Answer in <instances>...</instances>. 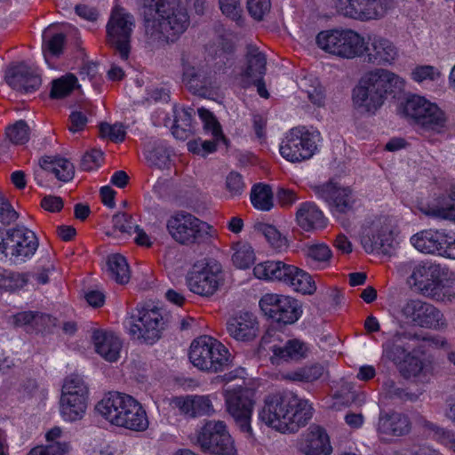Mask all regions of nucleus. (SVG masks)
<instances>
[{
	"mask_svg": "<svg viewBox=\"0 0 455 455\" xmlns=\"http://www.w3.org/2000/svg\"><path fill=\"white\" fill-rule=\"evenodd\" d=\"M394 0H368L366 21L382 19L389 11L394 9Z\"/></svg>",
	"mask_w": 455,
	"mask_h": 455,
	"instance_id": "obj_54",
	"label": "nucleus"
},
{
	"mask_svg": "<svg viewBox=\"0 0 455 455\" xmlns=\"http://www.w3.org/2000/svg\"><path fill=\"white\" fill-rule=\"evenodd\" d=\"M222 13L228 18L239 22L242 19L241 0H219Z\"/></svg>",
	"mask_w": 455,
	"mask_h": 455,
	"instance_id": "obj_64",
	"label": "nucleus"
},
{
	"mask_svg": "<svg viewBox=\"0 0 455 455\" xmlns=\"http://www.w3.org/2000/svg\"><path fill=\"white\" fill-rule=\"evenodd\" d=\"M400 313L407 323L416 326L434 330L446 326L443 313L434 305L420 299L406 300L402 305Z\"/></svg>",
	"mask_w": 455,
	"mask_h": 455,
	"instance_id": "obj_18",
	"label": "nucleus"
},
{
	"mask_svg": "<svg viewBox=\"0 0 455 455\" xmlns=\"http://www.w3.org/2000/svg\"><path fill=\"white\" fill-rule=\"evenodd\" d=\"M214 399V395H191L174 397L170 404L186 417L198 418L215 413Z\"/></svg>",
	"mask_w": 455,
	"mask_h": 455,
	"instance_id": "obj_24",
	"label": "nucleus"
},
{
	"mask_svg": "<svg viewBox=\"0 0 455 455\" xmlns=\"http://www.w3.org/2000/svg\"><path fill=\"white\" fill-rule=\"evenodd\" d=\"M284 264L281 260H266L258 263L253 267V275L259 280L279 282Z\"/></svg>",
	"mask_w": 455,
	"mask_h": 455,
	"instance_id": "obj_47",
	"label": "nucleus"
},
{
	"mask_svg": "<svg viewBox=\"0 0 455 455\" xmlns=\"http://www.w3.org/2000/svg\"><path fill=\"white\" fill-rule=\"evenodd\" d=\"M145 156L150 165L164 169L169 164L170 151L165 145L159 144L155 148L147 150Z\"/></svg>",
	"mask_w": 455,
	"mask_h": 455,
	"instance_id": "obj_56",
	"label": "nucleus"
},
{
	"mask_svg": "<svg viewBox=\"0 0 455 455\" xmlns=\"http://www.w3.org/2000/svg\"><path fill=\"white\" fill-rule=\"evenodd\" d=\"M303 92L307 94L308 100L317 107H323L325 102V93L323 87L317 79L305 78L301 81Z\"/></svg>",
	"mask_w": 455,
	"mask_h": 455,
	"instance_id": "obj_53",
	"label": "nucleus"
},
{
	"mask_svg": "<svg viewBox=\"0 0 455 455\" xmlns=\"http://www.w3.org/2000/svg\"><path fill=\"white\" fill-rule=\"evenodd\" d=\"M279 282L302 294L311 295L316 291L315 282L307 272L287 263L284 264Z\"/></svg>",
	"mask_w": 455,
	"mask_h": 455,
	"instance_id": "obj_28",
	"label": "nucleus"
},
{
	"mask_svg": "<svg viewBox=\"0 0 455 455\" xmlns=\"http://www.w3.org/2000/svg\"><path fill=\"white\" fill-rule=\"evenodd\" d=\"M297 225L307 232L323 229L327 226L323 212L313 202H305L298 206L295 214Z\"/></svg>",
	"mask_w": 455,
	"mask_h": 455,
	"instance_id": "obj_30",
	"label": "nucleus"
},
{
	"mask_svg": "<svg viewBox=\"0 0 455 455\" xmlns=\"http://www.w3.org/2000/svg\"><path fill=\"white\" fill-rule=\"evenodd\" d=\"M362 246L368 253L382 250L388 251L393 247V233L386 219H376L366 221L361 229Z\"/></svg>",
	"mask_w": 455,
	"mask_h": 455,
	"instance_id": "obj_21",
	"label": "nucleus"
},
{
	"mask_svg": "<svg viewBox=\"0 0 455 455\" xmlns=\"http://www.w3.org/2000/svg\"><path fill=\"white\" fill-rule=\"evenodd\" d=\"M317 198L325 201L333 215L339 218L341 214L353 212L359 203L355 195L347 188H340L332 182L315 187Z\"/></svg>",
	"mask_w": 455,
	"mask_h": 455,
	"instance_id": "obj_20",
	"label": "nucleus"
},
{
	"mask_svg": "<svg viewBox=\"0 0 455 455\" xmlns=\"http://www.w3.org/2000/svg\"><path fill=\"white\" fill-rule=\"evenodd\" d=\"M63 430L53 427L45 433L46 444L33 447L26 455H67L71 451L69 442L61 441Z\"/></svg>",
	"mask_w": 455,
	"mask_h": 455,
	"instance_id": "obj_31",
	"label": "nucleus"
},
{
	"mask_svg": "<svg viewBox=\"0 0 455 455\" xmlns=\"http://www.w3.org/2000/svg\"><path fill=\"white\" fill-rule=\"evenodd\" d=\"M193 443L212 455H237L234 439L222 420H207L190 436Z\"/></svg>",
	"mask_w": 455,
	"mask_h": 455,
	"instance_id": "obj_11",
	"label": "nucleus"
},
{
	"mask_svg": "<svg viewBox=\"0 0 455 455\" xmlns=\"http://www.w3.org/2000/svg\"><path fill=\"white\" fill-rule=\"evenodd\" d=\"M448 234L439 230L427 229L411 237V243L419 251L426 254L443 255Z\"/></svg>",
	"mask_w": 455,
	"mask_h": 455,
	"instance_id": "obj_27",
	"label": "nucleus"
},
{
	"mask_svg": "<svg viewBox=\"0 0 455 455\" xmlns=\"http://www.w3.org/2000/svg\"><path fill=\"white\" fill-rule=\"evenodd\" d=\"M136 6L144 18L147 43L151 47L173 41L188 28V12L179 0H136Z\"/></svg>",
	"mask_w": 455,
	"mask_h": 455,
	"instance_id": "obj_1",
	"label": "nucleus"
},
{
	"mask_svg": "<svg viewBox=\"0 0 455 455\" xmlns=\"http://www.w3.org/2000/svg\"><path fill=\"white\" fill-rule=\"evenodd\" d=\"M455 198L451 196H440L435 198L421 212L431 218L455 221Z\"/></svg>",
	"mask_w": 455,
	"mask_h": 455,
	"instance_id": "obj_36",
	"label": "nucleus"
},
{
	"mask_svg": "<svg viewBox=\"0 0 455 455\" xmlns=\"http://www.w3.org/2000/svg\"><path fill=\"white\" fill-rule=\"evenodd\" d=\"M415 424L419 427L425 434L448 446L455 452V435L452 432L440 427L419 415L415 419Z\"/></svg>",
	"mask_w": 455,
	"mask_h": 455,
	"instance_id": "obj_41",
	"label": "nucleus"
},
{
	"mask_svg": "<svg viewBox=\"0 0 455 455\" xmlns=\"http://www.w3.org/2000/svg\"><path fill=\"white\" fill-rule=\"evenodd\" d=\"M27 283L25 274L0 267V291L12 292L22 289Z\"/></svg>",
	"mask_w": 455,
	"mask_h": 455,
	"instance_id": "obj_51",
	"label": "nucleus"
},
{
	"mask_svg": "<svg viewBox=\"0 0 455 455\" xmlns=\"http://www.w3.org/2000/svg\"><path fill=\"white\" fill-rule=\"evenodd\" d=\"M321 134L304 126L291 129L283 139L280 155L291 163L310 159L318 150Z\"/></svg>",
	"mask_w": 455,
	"mask_h": 455,
	"instance_id": "obj_14",
	"label": "nucleus"
},
{
	"mask_svg": "<svg viewBox=\"0 0 455 455\" xmlns=\"http://www.w3.org/2000/svg\"><path fill=\"white\" fill-rule=\"evenodd\" d=\"M401 113L427 131L441 132L446 125L445 113L424 96L411 95L401 105Z\"/></svg>",
	"mask_w": 455,
	"mask_h": 455,
	"instance_id": "obj_10",
	"label": "nucleus"
},
{
	"mask_svg": "<svg viewBox=\"0 0 455 455\" xmlns=\"http://www.w3.org/2000/svg\"><path fill=\"white\" fill-rule=\"evenodd\" d=\"M307 260L315 268H324L330 265L332 251L324 243H310L302 249Z\"/></svg>",
	"mask_w": 455,
	"mask_h": 455,
	"instance_id": "obj_40",
	"label": "nucleus"
},
{
	"mask_svg": "<svg viewBox=\"0 0 455 455\" xmlns=\"http://www.w3.org/2000/svg\"><path fill=\"white\" fill-rule=\"evenodd\" d=\"M6 136L13 144H24L28 141L29 128L24 121L20 120L7 128Z\"/></svg>",
	"mask_w": 455,
	"mask_h": 455,
	"instance_id": "obj_59",
	"label": "nucleus"
},
{
	"mask_svg": "<svg viewBox=\"0 0 455 455\" xmlns=\"http://www.w3.org/2000/svg\"><path fill=\"white\" fill-rule=\"evenodd\" d=\"M247 66L240 76V84L243 87L248 86L251 79L259 80L263 78L266 73V56L257 47L249 45L246 53Z\"/></svg>",
	"mask_w": 455,
	"mask_h": 455,
	"instance_id": "obj_33",
	"label": "nucleus"
},
{
	"mask_svg": "<svg viewBox=\"0 0 455 455\" xmlns=\"http://www.w3.org/2000/svg\"><path fill=\"white\" fill-rule=\"evenodd\" d=\"M247 10L250 15L257 20H261L269 12L270 0H247Z\"/></svg>",
	"mask_w": 455,
	"mask_h": 455,
	"instance_id": "obj_62",
	"label": "nucleus"
},
{
	"mask_svg": "<svg viewBox=\"0 0 455 455\" xmlns=\"http://www.w3.org/2000/svg\"><path fill=\"white\" fill-rule=\"evenodd\" d=\"M299 450L306 455H331L332 447L325 429L311 426L299 442Z\"/></svg>",
	"mask_w": 455,
	"mask_h": 455,
	"instance_id": "obj_26",
	"label": "nucleus"
},
{
	"mask_svg": "<svg viewBox=\"0 0 455 455\" xmlns=\"http://www.w3.org/2000/svg\"><path fill=\"white\" fill-rule=\"evenodd\" d=\"M100 132L101 137L113 141H123L126 134L124 125L119 123L114 124L103 123L100 125Z\"/></svg>",
	"mask_w": 455,
	"mask_h": 455,
	"instance_id": "obj_61",
	"label": "nucleus"
},
{
	"mask_svg": "<svg viewBox=\"0 0 455 455\" xmlns=\"http://www.w3.org/2000/svg\"><path fill=\"white\" fill-rule=\"evenodd\" d=\"M251 202L259 211H269L273 208V193L268 185H254L251 192Z\"/></svg>",
	"mask_w": 455,
	"mask_h": 455,
	"instance_id": "obj_50",
	"label": "nucleus"
},
{
	"mask_svg": "<svg viewBox=\"0 0 455 455\" xmlns=\"http://www.w3.org/2000/svg\"><path fill=\"white\" fill-rule=\"evenodd\" d=\"M135 27L133 16L124 8L116 6L112 10L107 23V42L126 61L131 52V37Z\"/></svg>",
	"mask_w": 455,
	"mask_h": 455,
	"instance_id": "obj_16",
	"label": "nucleus"
},
{
	"mask_svg": "<svg viewBox=\"0 0 455 455\" xmlns=\"http://www.w3.org/2000/svg\"><path fill=\"white\" fill-rule=\"evenodd\" d=\"M411 78L418 84H436L443 80V73L433 65H417L411 72Z\"/></svg>",
	"mask_w": 455,
	"mask_h": 455,
	"instance_id": "obj_49",
	"label": "nucleus"
},
{
	"mask_svg": "<svg viewBox=\"0 0 455 455\" xmlns=\"http://www.w3.org/2000/svg\"><path fill=\"white\" fill-rule=\"evenodd\" d=\"M189 360L195 367L213 372L223 371L232 362L228 348L210 336H201L193 340Z\"/></svg>",
	"mask_w": 455,
	"mask_h": 455,
	"instance_id": "obj_7",
	"label": "nucleus"
},
{
	"mask_svg": "<svg viewBox=\"0 0 455 455\" xmlns=\"http://www.w3.org/2000/svg\"><path fill=\"white\" fill-rule=\"evenodd\" d=\"M104 272L107 275L120 284L130 281L131 270L126 259L119 253L110 254L107 257Z\"/></svg>",
	"mask_w": 455,
	"mask_h": 455,
	"instance_id": "obj_39",
	"label": "nucleus"
},
{
	"mask_svg": "<svg viewBox=\"0 0 455 455\" xmlns=\"http://www.w3.org/2000/svg\"><path fill=\"white\" fill-rule=\"evenodd\" d=\"M77 79L74 75H67L52 82L51 96L52 98H63L69 94L75 88Z\"/></svg>",
	"mask_w": 455,
	"mask_h": 455,
	"instance_id": "obj_57",
	"label": "nucleus"
},
{
	"mask_svg": "<svg viewBox=\"0 0 455 455\" xmlns=\"http://www.w3.org/2000/svg\"><path fill=\"white\" fill-rule=\"evenodd\" d=\"M182 83L193 93L204 94L208 90L219 87V77L216 71L208 70L200 66L189 56H183Z\"/></svg>",
	"mask_w": 455,
	"mask_h": 455,
	"instance_id": "obj_19",
	"label": "nucleus"
},
{
	"mask_svg": "<svg viewBox=\"0 0 455 455\" xmlns=\"http://www.w3.org/2000/svg\"><path fill=\"white\" fill-rule=\"evenodd\" d=\"M225 275L220 263L214 259L198 261L186 275L188 289L203 298H210L224 284Z\"/></svg>",
	"mask_w": 455,
	"mask_h": 455,
	"instance_id": "obj_12",
	"label": "nucleus"
},
{
	"mask_svg": "<svg viewBox=\"0 0 455 455\" xmlns=\"http://www.w3.org/2000/svg\"><path fill=\"white\" fill-rule=\"evenodd\" d=\"M92 340L95 352L104 360L113 363L119 359L123 345L121 339L113 332L94 330Z\"/></svg>",
	"mask_w": 455,
	"mask_h": 455,
	"instance_id": "obj_29",
	"label": "nucleus"
},
{
	"mask_svg": "<svg viewBox=\"0 0 455 455\" xmlns=\"http://www.w3.org/2000/svg\"><path fill=\"white\" fill-rule=\"evenodd\" d=\"M328 375L326 366L315 363L287 372L284 379L291 381L314 382Z\"/></svg>",
	"mask_w": 455,
	"mask_h": 455,
	"instance_id": "obj_45",
	"label": "nucleus"
},
{
	"mask_svg": "<svg viewBox=\"0 0 455 455\" xmlns=\"http://www.w3.org/2000/svg\"><path fill=\"white\" fill-rule=\"evenodd\" d=\"M67 398L89 399V388L82 377L70 375L64 379L60 399Z\"/></svg>",
	"mask_w": 455,
	"mask_h": 455,
	"instance_id": "obj_44",
	"label": "nucleus"
},
{
	"mask_svg": "<svg viewBox=\"0 0 455 455\" xmlns=\"http://www.w3.org/2000/svg\"><path fill=\"white\" fill-rule=\"evenodd\" d=\"M222 395L228 413L245 437L253 440L251 417L254 407V393L241 385H233L226 387Z\"/></svg>",
	"mask_w": 455,
	"mask_h": 455,
	"instance_id": "obj_9",
	"label": "nucleus"
},
{
	"mask_svg": "<svg viewBox=\"0 0 455 455\" xmlns=\"http://www.w3.org/2000/svg\"><path fill=\"white\" fill-rule=\"evenodd\" d=\"M379 439L383 443H392L408 435L411 423L407 415L397 411H380L375 426Z\"/></svg>",
	"mask_w": 455,
	"mask_h": 455,
	"instance_id": "obj_23",
	"label": "nucleus"
},
{
	"mask_svg": "<svg viewBox=\"0 0 455 455\" xmlns=\"http://www.w3.org/2000/svg\"><path fill=\"white\" fill-rule=\"evenodd\" d=\"M273 363L281 362L299 361L305 358L308 352L307 345L300 339H291L271 348Z\"/></svg>",
	"mask_w": 455,
	"mask_h": 455,
	"instance_id": "obj_35",
	"label": "nucleus"
},
{
	"mask_svg": "<svg viewBox=\"0 0 455 455\" xmlns=\"http://www.w3.org/2000/svg\"><path fill=\"white\" fill-rule=\"evenodd\" d=\"M97 412L111 425L134 432H144L149 419L143 405L133 396L109 392L95 407Z\"/></svg>",
	"mask_w": 455,
	"mask_h": 455,
	"instance_id": "obj_4",
	"label": "nucleus"
},
{
	"mask_svg": "<svg viewBox=\"0 0 455 455\" xmlns=\"http://www.w3.org/2000/svg\"><path fill=\"white\" fill-rule=\"evenodd\" d=\"M409 283L422 295L444 300L447 288L455 283V274L446 266L433 261L409 262Z\"/></svg>",
	"mask_w": 455,
	"mask_h": 455,
	"instance_id": "obj_5",
	"label": "nucleus"
},
{
	"mask_svg": "<svg viewBox=\"0 0 455 455\" xmlns=\"http://www.w3.org/2000/svg\"><path fill=\"white\" fill-rule=\"evenodd\" d=\"M5 80L16 91L32 92L41 85V77L38 70L25 64H20L9 68Z\"/></svg>",
	"mask_w": 455,
	"mask_h": 455,
	"instance_id": "obj_25",
	"label": "nucleus"
},
{
	"mask_svg": "<svg viewBox=\"0 0 455 455\" xmlns=\"http://www.w3.org/2000/svg\"><path fill=\"white\" fill-rule=\"evenodd\" d=\"M166 321L160 308L146 306L137 308L126 321V329L133 339L147 344L157 341L165 328Z\"/></svg>",
	"mask_w": 455,
	"mask_h": 455,
	"instance_id": "obj_13",
	"label": "nucleus"
},
{
	"mask_svg": "<svg viewBox=\"0 0 455 455\" xmlns=\"http://www.w3.org/2000/svg\"><path fill=\"white\" fill-rule=\"evenodd\" d=\"M39 164L43 171L53 173L60 181L68 182L74 177V165L66 158L59 156H44L41 158Z\"/></svg>",
	"mask_w": 455,
	"mask_h": 455,
	"instance_id": "obj_38",
	"label": "nucleus"
},
{
	"mask_svg": "<svg viewBox=\"0 0 455 455\" xmlns=\"http://www.w3.org/2000/svg\"><path fill=\"white\" fill-rule=\"evenodd\" d=\"M232 262L239 269L249 268L255 261L256 256L253 248L245 243H238L234 248Z\"/></svg>",
	"mask_w": 455,
	"mask_h": 455,
	"instance_id": "obj_52",
	"label": "nucleus"
},
{
	"mask_svg": "<svg viewBox=\"0 0 455 455\" xmlns=\"http://www.w3.org/2000/svg\"><path fill=\"white\" fill-rule=\"evenodd\" d=\"M316 44L327 53L355 59L363 54V36L352 29H331L320 32Z\"/></svg>",
	"mask_w": 455,
	"mask_h": 455,
	"instance_id": "obj_15",
	"label": "nucleus"
},
{
	"mask_svg": "<svg viewBox=\"0 0 455 455\" xmlns=\"http://www.w3.org/2000/svg\"><path fill=\"white\" fill-rule=\"evenodd\" d=\"M312 404L293 394H275L265 398L259 419L281 433L295 432L312 418Z\"/></svg>",
	"mask_w": 455,
	"mask_h": 455,
	"instance_id": "obj_2",
	"label": "nucleus"
},
{
	"mask_svg": "<svg viewBox=\"0 0 455 455\" xmlns=\"http://www.w3.org/2000/svg\"><path fill=\"white\" fill-rule=\"evenodd\" d=\"M198 116L203 122L204 129L211 133L215 140H223V134L219 122L212 113L204 108L197 109Z\"/></svg>",
	"mask_w": 455,
	"mask_h": 455,
	"instance_id": "obj_58",
	"label": "nucleus"
},
{
	"mask_svg": "<svg viewBox=\"0 0 455 455\" xmlns=\"http://www.w3.org/2000/svg\"><path fill=\"white\" fill-rule=\"evenodd\" d=\"M259 307L268 318L283 324H292L302 315L299 302L290 297L275 293L262 296Z\"/></svg>",
	"mask_w": 455,
	"mask_h": 455,
	"instance_id": "obj_17",
	"label": "nucleus"
},
{
	"mask_svg": "<svg viewBox=\"0 0 455 455\" xmlns=\"http://www.w3.org/2000/svg\"><path fill=\"white\" fill-rule=\"evenodd\" d=\"M112 225L114 231L119 232L123 235H131L135 223L131 215L124 212H117L112 217Z\"/></svg>",
	"mask_w": 455,
	"mask_h": 455,
	"instance_id": "obj_60",
	"label": "nucleus"
},
{
	"mask_svg": "<svg viewBox=\"0 0 455 455\" xmlns=\"http://www.w3.org/2000/svg\"><path fill=\"white\" fill-rule=\"evenodd\" d=\"M54 26H49L43 33V52L47 61L48 57L58 56L61 53L65 36L62 33L54 32Z\"/></svg>",
	"mask_w": 455,
	"mask_h": 455,
	"instance_id": "obj_46",
	"label": "nucleus"
},
{
	"mask_svg": "<svg viewBox=\"0 0 455 455\" xmlns=\"http://www.w3.org/2000/svg\"><path fill=\"white\" fill-rule=\"evenodd\" d=\"M39 246L35 232L17 226L0 233V253L13 264H22L36 254Z\"/></svg>",
	"mask_w": 455,
	"mask_h": 455,
	"instance_id": "obj_8",
	"label": "nucleus"
},
{
	"mask_svg": "<svg viewBox=\"0 0 455 455\" xmlns=\"http://www.w3.org/2000/svg\"><path fill=\"white\" fill-rule=\"evenodd\" d=\"M46 315L33 311H22L10 316V323L15 327L26 329L28 331H39V325L44 323Z\"/></svg>",
	"mask_w": 455,
	"mask_h": 455,
	"instance_id": "obj_48",
	"label": "nucleus"
},
{
	"mask_svg": "<svg viewBox=\"0 0 455 455\" xmlns=\"http://www.w3.org/2000/svg\"><path fill=\"white\" fill-rule=\"evenodd\" d=\"M368 0H333L336 11L341 15L360 20L366 21Z\"/></svg>",
	"mask_w": 455,
	"mask_h": 455,
	"instance_id": "obj_43",
	"label": "nucleus"
},
{
	"mask_svg": "<svg viewBox=\"0 0 455 455\" xmlns=\"http://www.w3.org/2000/svg\"><path fill=\"white\" fill-rule=\"evenodd\" d=\"M405 80L385 68L364 73L353 90V103L360 112L374 114L384 103L387 94L403 90Z\"/></svg>",
	"mask_w": 455,
	"mask_h": 455,
	"instance_id": "obj_3",
	"label": "nucleus"
},
{
	"mask_svg": "<svg viewBox=\"0 0 455 455\" xmlns=\"http://www.w3.org/2000/svg\"><path fill=\"white\" fill-rule=\"evenodd\" d=\"M90 455H126V453L123 444L103 442L96 443L92 448Z\"/></svg>",
	"mask_w": 455,
	"mask_h": 455,
	"instance_id": "obj_63",
	"label": "nucleus"
},
{
	"mask_svg": "<svg viewBox=\"0 0 455 455\" xmlns=\"http://www.w3.org/2000/svg\"><path fill=\"white\" fill-rule=\"evenodd\" d=\"M227 330L229 335L236 340H251L257 335V319L251 313H241L228 322Z\"/></svg>",
	"mask_w": 455,
	"mask_h": 455,
	"instance_id": "obj_32",
	"label": "nucleus"
},
{
	"mask_svg": "<svg viewBox=\"0 0 455 455\" xmlns=\"http://www.w3.org/2000/svg\"><path fill=\"white\" fill-rule=\"evenodd\" d=\"M89 399H60V414L66 422L81 420L87 411Z\"/></svg>",
	"mask_w": 455,
	"mask_h": 455,
	"instance_id": "obj_42",
	"label": "nucleus"
},
{
	"mask_svg": "<svg viewBox=\"0 0 455 455\" xmlns=\"http://www.w3.org/2000/svg\"><path fill=\"white\" fill-rule=\"evenodd\" d=\"M257 230L265 236L275 250L282 251L287 247V239L274 226L260 223L257 226Z\"/></svg>",
	"mask_w": 455,
	"mask_h": 455,
	"instance_id": "obj_55",
	"label": "nucleus"
},
{
	"mask_svg": "<svg viewBox=\"0 0 455 455\" xmlns=\"http://www.w3.org/2000/svg\"><path fill=\"white\" fill-rule=\"evenodd\" d=\"M166 229L175 242L184 245L201 243L215 235L212 226L184 211L170 216Z\"/></svg>",
	"mask_w": 455,
	"mask_h": 455,
	"instance_id": "obj_6",
	"label": "nucleus"
},
{
	"mask_svg": "<svg viewBox=\"0 0 455 455\" xmlns=\"http://www.w3.org/2000/svg\"><path fill=\"white\" fill-rule=\"evenodd\" d=\"M397 367L403 377L407 379L421 383L430 380L431 371L429 365L423 359L411 353H408Z\"/></svg>",
	"mask_w": 455,
	"mask_h": 455,
	"instance_id": "obj_34",
	"label": "nucleus"
},
{
	"mask_svg": "<svg viewBox=\"0 0 455 455\" xmlns=\"http://www.w3.org/2000/svg\"><path fill=\"white\" fill-rule=\"evenodd\" d=\"M363 54L369 63L378 66H392L399 58V50L388 38L369 35L363 38Z\"/></svg>",
	"mask_w": 455,
	"mask_h": 455,
	"instance_id": "obj_22",
	"label": "nucleus"
},
{
	"mask_svg": "<svg viewBox=\"0 0 455 455\" xmlns=\"http://www.w3.org/2000/svg\"><path fill=\"white\" fill-rule=\"evenodd\" d=\"M414 339H417V336L411 332L396 331L392 339L382 345V356L398 366L400 362H403V359L409 352H407L403 346L396 343L403 342L405 339L410 340Z\"/></svg>",
	"mask_w": 455,
	"mask_h": 455,
	"instance_id": "obj_37",
	"label": "nucleus"
}]
</instances>
